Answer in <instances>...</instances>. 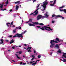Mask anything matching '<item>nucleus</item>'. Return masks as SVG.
I'll return each instance as SVG.
<instances>
[{"instance_id": "f257e3e1", "label": "nucleus", "mask_w": 66, "mask_h": 66, "mask_svg": "<svg viewBox=\"0 0 66 66\" xmlns=\"http://www.w3.org/2000/svg\"><path fill=\"white\" fill-rule=\"evenodd\" d=\"M57 41L59 42H61L62 40H59V39L58 38H57L55 39H54L51 40L50 43H51V44L50 45V47L51 48H53L54 46V45H55V43H55L56 44L58 43V42H57Z\"/></svg>"}, {"instance_id": "f03ea898", "label": "nucleus", "mask_w": 66, "mask_h": 66, "mask_svg": "<svg viewBox=\"0 0 66 66\" xmlns=\"http://www.w3.org/2000/svg\"><path fill=\"white\" fill-rule=\"evenodd\" d=\"M24 34V32H22L21 34L18 33L15 35L13 36V37L14 38V37H18L19 38H20V37L23 38V36H22V34Z\"/></svg>"}, {"instance_id": "7ed1b4c3", "label": "nucleus", "mask_w": 66, "mask_h": 66, "mask_svg": "<svg viewBox=\"0 0 66 66\" xmlns=\"http://www.w3.org/2000/svg\"><path fill=\"white\" fill-rule=\"evenodd\" d=\"M43 3V5H42V6H43V8L44 9H41L42 11H44V10H45L46 8V5L48 4V3L47 2H44Z\"/></svg>"}, {"instance_id": "20e7f679", "label": "nucleus", "mask_w": 66, "mask_h": 66, "mask_svg": "<svg viewBox=\"0 0 66 66\" xmlns=\"http://www.w3.org/2000/svg\"><path fill=\"white\" fill-rule=\"evenodd\" d=\"M44 28L45 30L47 31H53V29H51L50 27H47V26H44Z\"/></svg>"}, {"instance_id": "39448f33", "label": "nucleus", "mask_w": 66, "mask_h": 66, "mask_svg": "<svg viewBox=\"0 0 66 66\" xmlns=\"http://www.w3.org/2000/svg\"><path fill=\"white\" fill-rule=\"evenodd\" d=\"M45 16H42V15H39L37 16V20H39V19H40L41 18H45Z\"/></svg>"}, {"instance_id": "423d86ee", "label": "nucleus", "mask_w": 66, "mask_h": 66, "mask_svg": "<svg viewBox=\"0 0 66 66\" xmlns=\"http://www.w3.org/2000/svg\"><path fill=\"white\" fill-rule=\"evenodd\" d=\"M36 27L37 28H40V29L42 30V31H45V29H44V27L40 28V26H36Z\"/></svg>"}, {"instance_id": "0eeeda50", "label": "nucleus", "mask_w": 66, "mask_h": 66, "mask_svg": "<svg viewBox=\"0 0 66 66\" xmlns=\"http://www.w3.org/2000/svg\"><path fill=\"white\" fill-rule=\"evenodd\" d=\"M39 8H38V9H37V10H36L34 12V13H32L30 14V15H33L34 13H35L36 12V11H37L38 10H39Z\"/></svg>"}, {"instance_id": "6e6552de", "label": "nucleus", "mask_w": 66, "mask_h": 66, "mask_svg": "<svg viewBox=\"0 0 66 66\" xmlns=\"http://www.w3.org/2000/svg\"><path fill=\"white\" fill-rule=\"evenodd\" d=\"M3 39H1L0 40V44H2L3 43Z\"/></svg>"}, {"instance_id": "1a4fd4ad", "label": "nucleus", "mask_w": 66, "mask_h": 66, "mask_svg": "<svg viewBox=\"0 0 66 66\" xmlns=\"http://www.w3.org/2000/svg\"><path fill=\"white\" fill-rule=\"evenodd\" d=\"M56 1V0H55L53 4H50V5H51V6H54V4L55 3Z\"/></svg>"}, {"instance_id": "9d476101", "label": "nucleus", "mask_w": 66, "mask_h": 66, "mask_svg": "<svg viewBox=\"0 0 66 66\" xmlns=\"http://www.w3.org/2000/svg\"><path fill=\"white\" fill-rule=\"evenodd\" d=\"M13 39H12V40H11L10 41V44H12V43H13L14 42V40H13Z\"/></svg>"}, {"instance_id": "9b49d317", "label": "nucleus", "mask_w": 66, "mask_h": 66, "mask_svg": "<svg viewBox=\"0 0 66 66\" xmlns=\"http://www.w3.org/2000/svg\"><path fill=\"white\" fill-rule=\"evenodd\" d=\"M32 23H33V24H39V23L38 22H32Z\"/></svg>"}, {"instance_id": "f8f14e48", "label": "nucleus", "mask_w": 66, "mask_h": 66, "mask_svg": "<svg viewBox=\"0 0 66 66\" xmlns=\"http://www.w3.org/2000/svg\"><path fill=\"white\" fill-rule=\"evenodd\" d=\"M15 55L16 56V57H17V58H18V59H21V58L19 57H18V54H15Z\"/></svg>"}, {"instance_id": "ddd939ff", "label": "nucleus", "mask_w": 66, "mask_h": 66, "mask_svg": "<svg viewBox=\"0 0 66 66\" xmlns=\"http://www.w3.org/2000/svg\"><path fill=\"white\" fill-rule=\"evenodd\" d=\"M55 47H56L57 49H59V46L57 44H56L55 45Z\"/></svg>"}, {"instance_id": "4468645a", "label": "nucleus", "mask_w": 66, "mask_h": 66, "mask_svg": "<svg viewBox=\"0 0 66 66\" xmlns=\"http://www.w3.org/2000/svg\"><path fill=\"white\" fill-rule=\"evenodd\" d=\"M57 52L59 53H62L60 49H59V50L57 51Z\"/></svg>"}, {"instance_id": "2eb2a0df", "label": "nucleus", "mask_w": 66, "mask_h": 66, "mask_svg": "<svg viewBox=\"0 0 66 66\" xmlns=\"http://www.w3.org/2000/svg\"><path fill=\"white\" fill-rule=\"evenodd\" d=\"M31 57H33L31 59V61H33V60L34 59V58H35V56H34V55H32L31 56Z\"/></svg>"}, {"instance_id": "dca6fc26", "label": "nucleus", "mask_w": 66, "mask_h": 66, "mask_svg": "<svg viewBox=\"0 0 66 66\" xmlns=\"http://www.w3.org/2000/svg\"><path fill=\"white\" fill-rule=\"evenodd\" d=\"M6 24L7 26V27H9L10 26V23L9 22L7 23H6Z\"/></svg>"}, {"instance_id": "f3484780", "label": "nucleus", "mask_w": 66, "mask_h": 66, "mask_svg": "<svg viewBox=\"0 0 66 66\" xmlns=\"http://www.w3.org/2000/svg\"><path fill=\"white\" fill-rule=\"evenodd\" d=\"M19 9V6H16L15 10H18V9Z\"/></svg>"}, {"instance_id": "a211bd4d", "label": "nucleus", "mask_w": 66, "mask_h": 66, "mask_svg": "<svg viewBox=\"0 0 66 66\" xmlns=\"http://www.w3.org/2000/svg\"><path fill=\"white\" fill-rule=\"evenodd\" d=\"M38 14V12H37L35 14H34L32 15L33 16H36V15H37V14Z\"/></svg>"}, {"instance_id": "6ab92c4d", "label": "nucleus", "mask_w": 66, "mask_h": 66, "mask_svg": "<svg viewBox=\"0 0 66 66\" xmlns=\"http://www.w3.org/2000/svg\"><path fill=\"white\" fill-rule=\"evenodd\" d=\"M16 29H15V30H13V33L14 34V33H16Z\"/></svg>"}, {"instance_id": "aec40b11", "label": "nucleus", "mask_w": 66, "mask_h": 66, "mask_svg": "<svg viewBox=\"0 0 66 66\" xmlns=\"http://www.w3.org/2000/svg\"><path fill=\"white\" fill-rule=\"evenodd\" d=\"M34 53H36V54H35V55H37V53L36 52V51H35V50H34Z\"/></svg>"}, {"instance_id": "412c9836", "label": "nucleus", "mask_w": 66, "mask_h": 66, "mask_svg": "<svg viewBox=\"0 0 66 66\" xmlns=\"http://www.w3.org/2000/svg\"><path fill=\"white\" fill-rule=\"evenodd\" d=\"M56 16V15H54V14H53L52 16L51 17L52 18H53V17H55V16Z\"/></svg>"}, {"instance_id": "4be33fe9", "label": "nucleus", "mask_w": 66, "mask_h": 66, "mask_svg": "<svg viewBox=\"0 0 66 66\" xmlns=\"http://www.w3.org/2000/svg\"><path fill=\"white\" fill-rule=\"evenodd\" d=\"M39 24V25H40V26H44V24L42 23H40Z\"/></svg>"}, {"instance_id": "5701e85b", "label": "nucleus", "mask_w": 66, "mask_h": 66, "mask_svg": "<svg viewBox=\"0 0 66 66\" xmlns=\"http://www.w3.org/2000/svg\"><path fill=\"white\" fill-rule=\"evenodd\" d=\"M19 2H20V1H18L15 2V4H17V3H19Z\"/></svg>"}, {"instance_id": "b1692460", "label": "nucleus", "mask_w": 66, "mask_h": 66, "mask_svg": "<svg viewBox=\"0 0 66 66\" xmlns=\"http://www.w3.org/2000/svg\"><path fill=\"white\" fill-rule=\"evenodd\" d=\"M14 22L13 21L12 22H11V23L10 24L11 25L10 26V28L11 27V25H13V22Z\"/></svg>"}, {"instance_id": "393cba45", "label": "nucleus", "mask_w": 66, "mask_h": 66, "mask_svg": "<svg viewBox=\"0 0 66 66\" xmlns=\"http://www.w3.org/2000/svg\"><path fill=\"white\" fill-rule=\"evenodd\" d=\"M29 49L30 50L31 49V47H28V48L26 49V50H28V49Z\"/></svg>"}, {"instance_id": "a878e982", "label": "nucleus", "mask_w": 66, "mask_h": 66, "mask_svg": "<svg viewBox=\"0 0 66 66\" xmlns=\"http://www.w3.org/2000/svg\"><path fill=\"white\" fill-rule=\"evenodd\" d=\"M63 59V62H66V59H65L64 58Z\"/></svg>"}, {"instance_id": "bb28decb", "label": "nucleus", "mask_w": 66, "mask_h": 66, "mask_svg": "<svg viewBox=\"0 0 66 66\" xmlns=\"http://www.w3.org/2000/svg\"><path fill=\"white\" fill-rule=\"evenodd\" d=\"M21 53H22V52L21 51H20L19 52V53L20 54H21Z\"/></svg>"}, {"instance_id": "cd10ccee", "label": "nucleus", "mask_w": 66, "mask_h": 66, "mask_svg": "<svg viewBox=\"0 0 66 66\" xmlns=\"http://www.w3.org/2000/svg\"><path fill=\"white\" fill-rule=\"evenodd\" d=\"M66 54H65V53H63V55H62V56H64H64H66Z\"/></svg>"}, {"instance_id": "c85d7f7f", "label": "nucleus", "mask_w": 66, "mask_h": 66, "mask_svg": "<svg viewBox=\"0 0 66 66\" xmlns=\"http://www.w3.org/2000/svg\"><path fill=\"white\" fill-rule=\"evenodd\" d=\"M41 56H41V55H38V58H39V59H40V57H41Z\"/></svg>"}, {"instance_id": "c756f323", "label": "nucleus", "mask_w": 66, "mask_h": 66, "mask_svg": "<svg viewBox=\"0 0 66 66\" xmlns=\"http://www.w3.org/2000/svg\"><path fill=\"white\" fill-rule=\"evenodd\" d=\"M65 6H63L62 7H60V9H63L64 7Z\"/></svg>"}, {"instance_id": "7c9ffc66", "label": "nucleus", "mask_w": 66, "mask_h": 66, "mask_svg": "<svg viewBox=\"0 0 66 66\" xmlns=\"http://www.w3.org/2000/svg\"><path fill=\"white\" fill-rule=\"evenodd\" d=\"M37 64V62H35L32 64V65H36Z\"/></svg>"}, {"instance_id": "2f4dec72", "label": "nucleus", "mask_w": 66, "mask_h": 66, "mask_svg": "<svg viewBox=\"0 0 66 66\" xmlns=\"http://www.w3.org/2000/svg\"><path fill=\"white\" fill-rule=\"evenodd\" d=\"M6 4H7L8 3H9V0H7V2H5Z\"/></svg>"}, {"instance_id": "473e14b6", "label": "nucleus", "mask_w": 66, "mask_h": 66, "mask_svg": "<svg viewBox=\"0 0 66 66\" xmlns=\"http://www.w3.org/2000/svg\"><path fill=\"white\" fill-rule=\"evenodd\" d=\"M29 22H32V20L31 19H30L29 20Z\"/></svg>"}, {"instance_id": "72a5a7b5", "label": "nucleus", "mask_w": 66, "mask_h": 66, "mask_svg": "<svg viewBox=\"0 0 66 66\" xmlns=\"http://www.w3.org/2000/svg\"><path fill=\"white\" fill-rule=\"evenodd\" d=\"M3 5H1V6H0V9H2V8L3 7Z\"/></svg>"}, {"instance_id": "f704fd0d", "label": "nucleus", "mask_w": 66, "mask_h": 66, "mask_svg": "<svg viewBox=\"0 0 66 66\" xmlns=\"http://www.w3.org/2000/svg\"><path fill=\"white\" fill-rule=\"evenodd\" d=\"M56 17H60L61 18L62 17V16H60V15H56Z\"/></svg>"}, {"instance_id": "c9c22d12", "label": "nucleus", "mask_w": 66, "mask_h": 66, "mask_svg": "<svg viewBox=\"0 0 66 66\" xmlns=\"http://www.w3.org/2000/svg\"><path fill=\"white\" fill-rule=\"evenodd\" d=\"M6 10V9L3 10V9H1V10H2V11H5V10Z\"/></svg>"}, {"instance_id": "e433bc0d", "label": "nucleus", "mask_w": 66, "mask_h": 66, "mask_svg": "<svg viewBox=\"0 0 66 66\" xmlns=\"http://www.w3.org/2000/svg\"><path fill=\"white\" fill-rule=\"evenodd\" d=\"M63 11H64V13H66V10L65 9H64L63 10Z\"/></svg>"}, {"instance_id": "4c0bfd02", "label": "nucleus", "mask_w": 66, "mask_h": 66, "mask_svg": "<svg viewBox=\"0 0 66 66\" xmlns=\"http://www.w3.org/2000/svg\"><path fill=\"white\" fill-rule=\"evenodd\" d=\"M28 52H32V51H31V50L29 49V50L28 51Z\"/></svg>"}, {"instance_id": "58836bf2", "label": "nucleus", "mask_w": 66, "mask_h": 66, "mask_svg": "<svg viewBox=\"0 0 66 66\" xmlns=\"http://www.w3.org/2000/svg\"><path fill=\"white\" fill-rule=\"evenodd\" d=\"M29 26H32V24L31 23H29Z\"/></svg>"}, {"instance_id": "ea45409f", "label": "nucleus", "mask_w": 66, "mask_h": 66, "mask_svg": "<svg viewBox=\"0 0 66 66\" xmlns=\"http://www.w3.org/2000/svg\"><path fill=\"white\" fill-rule=\"evenodd\" d=\"M35 62V61H32V62H31V61H30V62H30V64H31V63H34V62Z\"/></svg>"}, {"instance_id": "a19ab883", "label": "nucleus", "mask_w": 66, "mask_h": 66, "mask_svg": "<svg viewBox=\"0 0 66 66\" xmlns=\"http://www.w3.org/2000/svg\"><path fill=\"white\" fill-rule=\"evenodd\" d=\"M45 15H46V17H48V14H45Z\"/></svg>"}, {"instance_id": "79ce46f5", "label": "nucleus", "mask_w": 66, "mask_h": 66, "mask_svg": "<svg viewBox=\"0 0 66 66\" xmlns=\"http://www.w3.org/2000/svg\"><path fill=\"white\" fill-rule=\"evenodd\" d=\"M9 36L11 38V37H12L13 36L12 35H10V36Z\"/></svg>"}, {"instance_id": "37998d69", "label": "nucleus", "mask_w": 66, "mask_h": 66, "mask_svg": "<svg viewBox=\"0 0 66 66\" xmlns=\"http://www.w3.org/2000/svg\"><path fill=\"white\" fill-rule=\"evenodd\" d=\"M40 5V4H39L38 6L37 7V8H38L39 6Z\"/></svg>"}, {"instance_id": "c03bdc74", "label": "nucleus", "mask_w": 66, "mask_h": 66, "mask_svg": "<svg viewBox=\"0 0 66 66\" xmlns=\"http://www.w3.org/2000/svg\"><path fill=\"white\" fill-rule=\"evenodd\" d=\"M60 11H61V12H62V11H64V10H62L61 9H60Z\"/></svg>"}, {"instance_id": "a18cd8bd", "label": "nucleus", "mask_w": 66, "mask_h": 66, "mask_svg": "<svg viewBox=\"0 0 66 66\" xmlns=\"http://www.w3.org/2000/svg\"><path fill=\"white\" fill-rule=\"evenodd\" d=\"M26 63H23L22 64L23 65H26Z\"/></svg>"}, {"instance_id": "49530a36", "label": "nucleus", "mask_w": 66, "mask_h": 66, "mask_svg": "<svg viewBox=\"0 0 66 66\" xmlns=\"http://www.w3.org/2000/svg\"><path fill=\"white\" fill-rule=\"evenodd\" d=\"M24 45L25 46H28V44H24Z\"/></svg>"}, {"instance_id": "de8ad7c7", "label": "nucleus", "mask_w": 66, "mask_h": 66, "mask_svg": "<svg viewBox=\"0 0 66 66\" xmlns=\"http://www.w3.org/2000/svg\"><path fill=\"white\" fill-rule=\"evenodd\" d=\"M36 62H39V60H36Z\"/></svg>"}, {"instance_id": "09e8293b", "label": "nucleus", "mask_w": 66, "mask_h": 66, "mask_svg": "<svg viewBox=\"0 0 66 66\" xmlns=\"http://www.w3.org/2000/svg\"><path fill=\"white\" fill-rule=\"evenodd\" d=\"M15 27V25H13V26H12V28H14Z\"/></svg>"}, {"instance_id": "8fccbe9b", "label": "nucleus", "mask_w": 66, "mask_h": 66, "mask_svg": "<svg viewBox=\"0 0 66 66\" xmlns=\"http://www.w3.org/2000/svg\"><path fill=\"white\" fill-rule=\"evenodd\" d=\"M54 22H55V21H52V23H54Z\"/></svg>"}, {"instance_id": "3c124183", "label": "nucleus", "mask_w": 66, "mask_h": 66, "mask_svg": "<svg viewBox=\"0 0 66 66\" xmlns=\"http://www.w3.org/2000/svg\"><path fill=\"white\" fill-rule=\"evenodd\" d=\"M4 4V3H3L2 4H0V5H3V6Z\"/></svg>"}, {"instance_id": "603ef678", "label": "nucleus", "mask_w": 66, "mask_h": 66, "mask_svg": "<svg viewBox=\"0 0 66 66\" xmlns=\"http://www.w3.org/2000/svg\"><path fill=\"white\" fill-rule=\"evenodd\" d=\"M26 32H27V30L24 31V33H25Z\"/></svg>"}, {"instance_id": "864d4df0", "label": "nucleus", "mask_w": 66, "mask_h": 66, "mask_svg": "<svg viewBox=\"0 0 66 66\" xmlns=\"http://www.w3.org/2000/svg\"><path fill=\"white\" fill-rule=\"evenodd\" d=\"M5 41L7 42H9V41L7 40H6Z\"/></svg>"}, {"instance_id": "5fc2aeb1", "label": "nucleus", "mask_w": 66, "mask_h": 66, "mask_svg": "<svg viewBox=\"0 0 66 66\" xmlns=\"http://www.w3.org/2000/svg\"><path fill=\"white\" fill-rule=\"evenodd\" d=\"M20 27L19 26L18 27V28H19V29H21V27Z\"/></svg>"}, {"instance_id": "6e6d98bb", "label": "nucleus", "mask_w": 66, "mask_h": 66, "mask_svg": "<svg viewBox=\"0 0 66 66\" xmlns=\"http://www.w3.org/2000/svg\"><path fill=\"white\" fill-rule=\"evenodd\" d=\"M32 26H33V27H34L35 26V25L34 24H32Z\"/></svg>"}, {"instance_id": "4d7b16f0", "label": "nucleus", "mask_w": 66, "mask_h": 66, "mask_svg": "<svg viewBox=\"0 0 66 66\" xmlns=\"http://www.w3.org/2000/svg\"><path fill=\"white\" fill-rule=\"evenodd\" d=\"M20 65H22V62H20Z\"/></svg>"}, {"instance_id": "13d9d810", "label": "nucleus", "mask_w": 66, "mask_h": 66, "mask_svg": "<svg viewBox=\"0 0 66 66\" xmlns=\"http://www.w3.org/2000/svg\"><path fill=\"white\" fill-rule=\"evenodd\" d=\"M8 51H9V52H11V50H8Z\"/></svg>"}, {"instance_id": "bf43d9fd", "label": "nucleus", "mask_w": 66, "mask_h": 66, "mask_svg": "<svg viewBox=\"0 0 66 66\" xmlns=\"http://www.w3.org/2000/svg\"><path fill=\"white\" fill-rule=\"evenodd\" d=\"M10 12H12V10L11 9L10 10Z\"/></svg>"}, {"instance_id": "052dcab7", "label": "nucleus", "mask_w": 66, "mask_h": 66, "mask_svg": "<svg viewBox=\"0 0 66 66\" xmlns=\"http://www.w3.org/2000/svg\"><path fill=\"white\" fill-rule=\"evenodd\" d=\"M50 54L51 55L52 54V52H51Z\"/></svg>"}, {"instance_id": "680f3d73", "label": "nucleus", "mask_w": 66, "mask_h": 66, "mask_svg": "<svg viewBox=\"0 0 66 66\" xmlns=\"http://www.w3.org/2000/svg\"><path fill=\"white\" fill-rule=\"evenodd\" d=\"M12 49H15V47H12Z\"/></svg>"}, {"instance_id": "e2e57ef3", "label": "nucleus", "mask_w": 66, "mask_h": 66, "mask_svg": "<svg viewBox=\"0 0 66 66\" xmlns=\"http://www.w3.org/2000/svg\"><path fill=\"white\" fill-rule=\"evenodd\" d=\"M60 60H61V61H63V60H62V59H60Z\"/></svg>"}, {"instance_id": "0e129e2a", "label": "nucleus", "mask_w": 66, "mask_h": 66, "mask_svg": "<svg viewBox=\"0 0 66 66\" xmlns=\"http://www.w3.org/2000/svg\"><path fill=\"white\" fill-rule=\"evenodd\" d=\"M47 0H46L45 1H44V2H47Z\"/></svg>"}, {"instance_id": "69168bd1", "label": "nucleus", "mask_w": 66, "mask_h": 66, "mask_svg": "<svg viewBox=\"0 0 66 66\" xmlns=\"http://www.w3.org/2000/svg\"><path fill=\"white\" fill-rule=\"evenodd\" d=\"M12 61L13 62H15V61H14V60H12Z\"/></svg>"}, {"instance_id": "338daca9", "label": "nucleus", "mask_w": 66, "mask_h": 66, "mask_svg": "<svg viewBox=\"0 0 66 66\" xmlns=\"http://www.w3.org/2000/svg\"><path fill=\"white\" fill-rule=\"evenodd\" d=\"M62 19H64V17H62Z\"/></svg>"}, {"instance_id": "774afa93", "label": "nucleus", "mask_w": 66, "mask_h": 66, "mask_svg": "<svg viewBox=\"0 0 66 66\" xmlns=\"http://www.w3.org/2000/svg\"><path fill=\"white\" fill-rule=\"evenodd\" d=\"M64 57L65 58H66V56H64Z\"/></svg>"}]
</instances>
